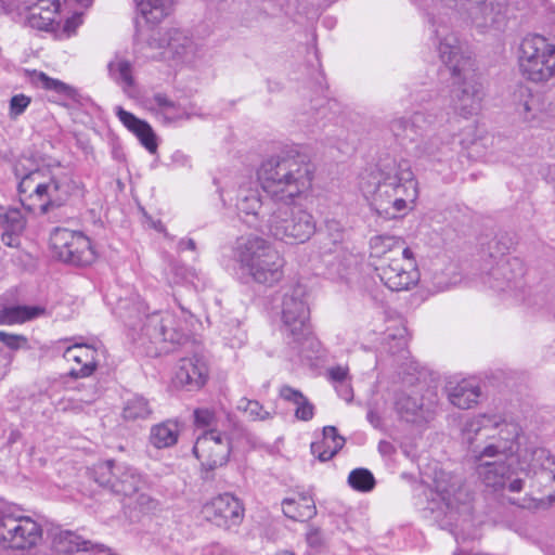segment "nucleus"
Masks as SVG:
<instances>
[{
    "label": "nucleus",
    "instance_id": "f257e3e1",
    "mask_svg": "<svg viewBox=\"0 0 555 555\" xmlns=\"http://www.w3.org/2000/svg\"><path fill=\"white\" fill-rule=\"evenodd\" d=\"M520 434L517 423L496 415L480 414L466 422L463 440L467 443V456L487 488L522 491L525 478L519 470V457L514 459Z\"/></svg>",
    "mask_w": 555,
    "mask_h": 555
},
{
    "label": "nucleus",
    "instance_id": "f03ea898",
    "mask_svg": "<svg viewBox=\"0 0 555 555\" xmlns=\"http://www.w3.org/2000/svg\"><path fill=\"white\" fill-rule=\"evenodd\" d=\"M435 33L439 56L450 73L448 106L468 119L481 109L485 95L474 61L463 53L457 37L447 26H439Z\"/></svg>",
    "mask_w": 555,
    "mask_h": 555
},
{
    "label": "nucleus",
    "instance_id": "7ed1b4c3",
    "mask_svg": "<svg viewBox=\"0 0 555 555\" xmlns=\"http://www.w3.org/2000/svg\"><path fill=\"white\" fill-rule=\"evenodd\" d=\"M18 194L22 205L30 211L46 214L81 195L79 182L62 167H42L21 178Z\"/></svg>",
    "mask_w": 555,
    "mask_h": 555
},
{
    "label": "nucleus",
    "instance_id": "20e7f679",
    "mask_svg": "<svg viewBox=\"0 0 555 555\" xmlns=\"http://www.w3.org/2000/svg\"><path fill=\"white\" fill-rule=\"evenodd\" d=\"M257 177L263 192L273 205H289L305 195L311 188V166L293 156L271 157L264 160Z\"/></svg>",
    "mask_w": 555,
    "mask_h": 555
},
{
    "label": "nucleus",
    "instance_id": "39448f33",
    "mask_svg": "<svg viewBox=\"0 0 555 555\" xmlns=\"http://www.w3.org/2000/svg\"><path fill=\"white\" fill-rule=\"evenodd\" d=\"M234 255L241 268L258 284L272 286L283 279L284 258L261 236L241 237Z\"/></svg>",
    "mask_w": 555,
    "mask_h": 555
},
{
    "label": "nucleus",
    "instance_id": "423d86ee",
    "mask_svg": "<svg viewBox=\"0 0 555 555\" xmlns=\"http://www.w3.org/2000/svg\"><path fill=\"white\" fill-rule=\"evenodd\" d=\"M147 306L137 296L132 304L129 300H119L117 314L129 326L135 327L134 320L141 321L142 315L145 317L141 327L142 335L150 339L153 344L170 343L181 344L188 336V326L185 321H181L171 312H154L145 314Z\"/></svg>",
    "mask_w": 555,
    "mask_h": 555
},
{
    "label": "nucleus",
    "instance_id": "0eeeda50",
    "mask_svg": "<svg viewBox=\"0 0 555 555\" xmlns=\"http://www.w3.org/2000/svg\"><path fill=\"white\" fill-rule=\"evenodd\" d=\"M518 67L533 83L550 81L555 77V43L542 35H527L519 44Z\"/></svg>",
    "mask_w": 555,
    "mask_h": 555
},
{
    "label": "nucleus",
    "instance_id": "6e6552de",
    "mask_svg": "<svg viewBox=\"0 0 555 555\" xmlns=\"http://www.w3.org/2000/svg\"><path fill=\"white\" fill-rule=\"evenodd\" d=\"M313 215L302 208L275 207L264 223L263 234L286 244H302L315 233Z\"/></svg>",
    "mask_w": 555,
    "mask_h": 555
},
{
    "label": "nucleus",
    "instance_id": "1a4fd4ad",
    "mask_svg": "<svg viewBox=\"0 0 555 555\" xmlns=\"http://www.w3.org/2000/svg\"><path fill=\"white\" fill-rule=\"evenodd\" d=\"M395 158L382 160L377 167L361 176L360 188L366 197L372 198V206L375 211L386 218L395 219L400 217L399 208L392 207L395 197V182L389 180L391 172H395Z\"/></svg>",
    "mask_w": 555,
    "mask_h": 555
},
{
    "label": "nucleus",
    "instance_id": "9d476101",
    "mask_svg": "<svg viewBox=\"0 0 555 555\" xmlns=\"http://www.w3.org/2000/svg\"><path fill=\"white\" fill-rule=\"evenodd\" d=\"M307 288L302 284L287 287L282 295L281 321L284 333L299 343L310 333V309L307 301Z\"/></svg>",
    "mask_w": 555,
    "mask_h": 555
},
{
    "label": "nucleus",
    "instance_id": "9b49d317",
    "mask_svg": "<svg viewBox=\"0 0 555 555\" xmlns=\"http://www.w3.org/2000/svg\"><path fill=\"white\" fill-rule=\"evenodd\" d=\"M519 470L530 487L544 494L540 501L555 502V461L545 449L526 450L519 455Z\"/></svg>",
    "mask_w": 555,
    "mask_h": 555
},
{
    "label": "nucleus",
    "instance_id": "f8f14e48",
    "mask_svg": "<svg viewBox=\"0 0 555 555\" xmlns=\"http://www.w3.org/2000/svg\"><path fill=\"white\" fill-rule=\"evenodd\" d=\"M50 244L56 257L67 263L88 266L96 258L90 240L79 231L56 228L50 236Z\"/></svg>",
    "mask_w": 555,
    "mask_h": 555
},
{
    "label": "nucleus",
    "instance_id": "ddd939ff",
    "mask_svg": "<svg viewBox=\"0 0 555 555\" xmlns=\"http://www.w3.org/2000/svg\"><path fill=\"white\" fill-rule=\"evenodd\" d=\"M41 537V527L28 516L2 515L0 517V544L4 548H30L40 541Z\"/></svg>",
    "mask_w": 555,
    "mask_h": 555
},
{
    "label": "nucleus",
    "instance_id": "4468645a",
    "mask_svg": "<svg viewBox=\"0 0 555 555\" xmlns=\"http://www.w3.org/2000/svg\"><path fill=\"white\" fill-rule=\"evenodd\" d=\"M231 451L229 436L216 428L199 434L193 446V453L205 470H215L227 465Z\"/></svg>",
    "mask_w": 555,
    "mask_h": 555
},
{
    "label": "nucleus",
    "instance_id": "2eb2a0df",
    "mask_svg": "<svg viewBox=\"0 0 555 555\" xmlns=\"http://www.w3.org/2000/svg\"><path fill=\"white\" fill-rule=\"evenodd\" d=\"M380 281L393 292L408 291L420 281V272L413 253L393 257L390 261L375 263Z\"/></svg>",
    "mask_w": 555,
    "mask_h": 555
},
{
    "label": "nucleus",
    "instance_id": "dca6fc26",
    "mask_svg": "<svg viewBox=\"0 0 555 555\" xmlns=\"http://www.w3.org/2000/svg\"><path fill=\"white\" fill-rule=\"evenodd\" d=\"M275 205L263 204L259 190L254 183L241 184L236 193L235 207L238 217L247 225L263 232L270 209Z\"/></svg>",
    "mask_w": 555,
    "mask_h": 555
},
{
    "label": "nucleus",
    "instance_id": "f3484780",
    "mask_svg": "<svg viewBox=\"0 0 555 555\" xmlns=\"http://www.w3.org/2000/svg\"><path fill=\"white\" fill-rule=\"evenodd\" d=\"M524 274L525 267L520 259L516 257L501 258L488 273L486 283L494 291L511 293L518 297L524 285Z\"/></svg>",
    "mask_w": 555,
    "mask_h": 555
},
{
    "label": "nucleus",
    "instance_id": "a211bd4d",
    "mask_svg": "<svg viewBox=\"0 0 555 555\" xmlns=\"http://www.w3.org/2000/svg\"><path fill=\"white\" fill-rule=\"evenodd\" d=\"M395 172L388 178L395 182V199L392 207L399 208L400 217L411 210L418 197V183L411 165L405 159H395Z\"/></svg>",
    "mask_w": 555,
    "mask_h": 555
},
{
    "label": "nucleus",
    "instance_id": "6ab92c4d",
    "mask_svg": "<svg viewBox=\"0 0 555 555\" xmlns=\"http://www.w3.org/2000/svg\"><path fill=\"white\" fill-rule=\"evenodd\" d=\"M203 517L218 527L229 529L241 524L244 517L242 503L232 494H220L202 507Z\"/></svg>",
    "mask_w": 555,
    "mask_h": 555
},
{
    "label": "nucleus",
    "instance_id": "aec40b11",
    "mask_svg": "<svg viewBox=\"0 0 555 555\" xmlns=\"http://www.w3.org/2000/svg\"><path fill=\"white\" fill-rule=\"evenodd\" d=\"M59 2L49 0H23L21 12L13 11L20 21L40 30H55Z\"/></svg>",
    "mask_w": 555,
    "mask_h": 555
},
{
    "label": "nucleus",
    "instance_id": "412c9836",
    "mask_svg": "<svg viewBox=\"0 0 555 555\" xmlns=\"http://www.w3.org/2000/svg\"><path fill=\"white\" fill-rule=\"evenodd\" d=\"M208 377V367L203 358L193 356L181 359L173 376V384L177 387L188 390H197L202 388Z\"/></svg>",
    "mask_w": 555,
    "mask_h": 555
},
{
    "label": "nucleus",
    "instance_id": "4be33fe9",
    "mask_svg": "<svg viewBox=\"0 0 555 555\" xmlns=\"http://www.w3.org/2000/svg\"><path fill=\"white\" fill-rule=\"evenodd\" d=\"M101 351L94 346L75 344L64 350L63 358L76 366L70 367V375L75 377L90 376L96 369Z\"/></svg>",
    "mask_w": 555,
    "mask_h": 555
},
{
    "label": "nucleus",
    "instance_id": "5701e85b",
    "mask_svg": "<svg viewBox=\"0 0 555 555\" xmlns=\"http://www.w3.org/2000/svg\"><path fill=\"white\" fill-rule=\"evenodd\" d=\"M145 107L165 125L189 119L194 113L172 101L165 93H154L144 101Z\"/></svg>",
    "mask_w": 555,
    "mask_h": 555
},
{
    "label": "nucleus",
    "instance_id": "b1692460",
    "mask_svg": "<svg viewBox=\"0 0 555 555\" xmlns=\"http://www.w3.org/2000/svg\"><path fill=\"white\" fill-rule=\"evenodd\" d=\"M53 555H100L104 553L103 545L93 544L72 531H62L53 539Z\"/></svg>",
    "mask_w": 555,
    "mask_h": 555
},
{
    "label": "nucleus",
    "instance_id": "393cba45",
    "mask_svg": "<svg viewBox=\"0 0 555 555\" xmlns=\"http://www.w3.org/2000/svg\"><path fill=\"white\" fill-rule=\"evenodd\" d=\"M396 410L406 422L422 424L434 417V411L425 405L418 392H400L396 398Z\"/></svg>",
    "mask_w": 555,
    "mask_h": 555
},
{
    "label": "nucleus",
    "instance_id": "a878e982",
    "mask_svg": "<svg viewBox=\"0 0 555 555\" xmlns=\"http://www.w3.org/2000/svg\"><path fill=\"white\" fill-rule=\"evenodd\" d=\"M411 251L404 240L398 236L380 234L370 240V258L376 259L378 263L401 255H411Z\"/></svg>",
    "mask_w": 555,
    "mask_h": 555
},
{
    "label": "nucleus",
    "instance_id": "bb28decb",
    "mask_svg": "<svg viewBox=\"0 0 555 555\" xmlns=\"http://www.w3.org/2000/svg\"><path fill=\"white\" fill-rule=\"evenodd\" d=\"M147 480L138 469L126 464H118L115 467L113 492L132 498L139 491L147 489Z\"/></svg>",
    "mask_w": 555,
    "mask_h": 555
},
{
    "label": "nucleus",
    "instance_id": "cd10ccee",
    "mask_svg": "<svg viewBox=\"0 0 555 555\" xmlns=\"http://www.w3.org/2000/svg\"><path fill=\"white\" fill-rule=\"evenodd\" d=\"M116 115L122 125L139 139L141 144L151 153L157 151L156 135L152 127L144 120L139 119L132 113L125 111L122 107H116Z\"/></svg>",
    "mask_w": 555,
    "mask_h": 555
},
{
    "label": "nucleus",
    "instance_id": "c85d7f7f",
    "mask_svg": "<svg viewBox=\"0 0 555 555\" xmlns=\"http://www.w3.org/2000/svg\"><path fill=\"white\" fill-rule=\"evenodd\" d=\"M425 280L436 292H443L459 282L456 266L447 259H436L426 269Z\"/></svg>",
    "mask_w": 555,
    "mask_h": 555
},
{
    "label": "nucleus",
    "instance_id": "c756f323",
    "mask_svg": "<svg viewBox=\"0 0 555 555\" xmlns=\"http://www.w3.org/2000/svg\"><path fill=\"white\" fill-rule=\"evenodd\" d=\"M163 42L167 52L178 60L191 61L197 53V46L192 38L184 30L178 28L169 29Z\"/></svg>",
    "mask_w": 555,
    "mask_h": 555
},
{
    "label": "nucleus",
    "instance_id": "7c9ffc66",
    "mask_svg": "<svg viewBox=\"0 0 555 555\" xmlns=\"http://www.w3.org/2000/svg\"><path fill=\"white\" fill-rule=\"evenodd\" d=\"M434 483L436 492L450 507H454L456 504L462 503L466 498V493L463 490L462 479L459 476H454L446 472H439L435 476Z\"/></svg>",
    "mask_w": 555,
    "mask_h": 555
},
{
    "label": "nucleus",
    "instance_id": "2f4dec72",
    "mask_svg": "<svg viewBox=\"0 0 555 555\" xmlns=\"http://www.w3.org/2000/svg\"><path fill=\"white\" fill-rule=\"evenodd\" d=\"M283 514L293 520L305 521L317 514V507L309 492L297 493L282 501Z\"/></svg>",
    "mask_w": 555,
    "mask_h": 555
},
{
    "label": "nucleus",
    "instance_id": "473e14b6",
    "mask_svg": "<svg viewBox=\"0 0 555 555\" xmlns=\"http://www.w3.org/2000/svg\"><path fill=\"white\" fill-rule=\"evenodd\" d=\"M109 78L118 85L122 91L129 94L135 87L132 62L122 53H116L107 63Z\"/></svg>",
    "mask_w": 555,
    "mask_h": 555
},
{
    "label": "nucleus",
    "instance_id": "72a5a7b5",
    "mask_svg": "<svg viewBox=\"0 0 555 555\" xmlns=\"http://www.w3.org/2000/svg\"><path fill=\"white\" fill-rule=\"evenodd\" d=\"M28 77L31 85L36 88L52 92L61 100L76 101L78 98V91L75 87L60 79L49 77L43 72L33 70L29 73Z\"/></svg>",
    "mask_w": 555,
    "mask_h": 555
},
{
    "label": "nucleus",
    "instance_id": "f704fd0d",
    "mask_svg": "<svg viewBox=\"0 0 555 555\" xmlns=\"http://www.w3.org/2000/svg\"><path fill=\"white\" fill-rule=\"evenodd\" d=\"M141 17L150 25H158L171 15L175 0H133Z\"/></svg>",
    "mask_w": 555,
    "mask_h": 555
},
{
    "label": "nucleus",
    "instance_id": "c9c22d12",
    "mask_svg": "<svg viewBox=\"0 0 555 555\" xmlns=\"http://www.w3.org/2000/svg\"><path fill=\"white\" fill-rule=\"evenodd\" d=\"M480 395V387L475 379H463L449 388L450 402L460 409L473 408L477 404Z\"/></svg>",
    "mask_w": 555,
    "mask_h": 555
},
{
    "label": "nucleus",
    "instance_id": "e433bc0d",
    "mask_svg": "<svg viewBox=\"0 0 555 555\" xmlns=\"http://www.w3.org/2000/svg\"><path fill=\"white\" fill-rule=\"evenodd\" d=\"M345 444V438L338 435L336 427L325 426L322 439L311 443L312 453L322 462L331 460Z\"/></svg>",
    "mask_w": 555,
    "mask_h": 555
},
{
    "label": "nucleus",
    "instance_id": "4c0bfd02",
    "mask_svg": "<svg viewBox=\"0 0 555 555\" xmlns=\"http://www.w3.org/2000/svg\"><path fill=\"white\" fill-rule=\"evenodd\" d=\"M179 434L178 422L166 421L151 428L150 442L156 449L170 448L177 443Z\"/></svg>",
    "mask_w": 555,
    "mask_h": 555
},
{
    "label": "nucleus",
    "instance_id": "58836bf2",
    "mask_svg": "<svg viewBox=\"0 0 555 555\" xmlns=\"http://www.w3.org/2000/svg\"><path fill=\"white\" fill-rule=\"evenodd\" d=\"M44 313L38 306H10L0 310V325L21 324L36 319Z\"/></svg>",
    "mask_w": 555,
    "mask_h": 555
},
{
    "label": "nucleus",
    "instance_id": "ea45409f",
    "mask_svg": "<svg viewBox=\"0 0 555 555\" xmlns=\"http://www.w3.org/2000/svg\"><path fill=\"white\" fill-rule=\"evenodd\" d=\"M541 113L540 98L528 92L517 105V114L525 122L532 124L539 118Z\"/></svg>",
    "mask_w": 555,
    "mask_h": 555
},
{
    "label": "nucleus",
    "instance_id": "a19ab883",
    "mask_svg": "<svg viewBox=\"0 0 555 555\" xmlns=\"http://www.w3.org/2000/svg\"><path fill=\"white\" fill-rule=\"evenodd\" d=\"M348 485L356 491L369 492L375 487V478L366 468H356L348 476Z\"/></svg>",
    "mask_w": 555,
    "mask_h": 555
},
{
    "label": "nucleus",
    "instance_id": "79ce46f5",
    "mask_svg": "<svg viewBox=\"0 0 555 555\" xmlns=\"http://www.w3.org/2000/svg\"><path fill=\"white\" fill-rule=\"evenodd\" d=\"M122 414L126 420L135 421L146 418L151 414V409L146 399L135 396L126 402Z\"/></svg>",
    "mask_w": 555,
    "mask_h": 555
},
{
    "label": "nucleus",
    "instance_id": "37998d69",
    "mask_svg": "<svg viewBox=\"0 0 555 555\" xmlns=\"http://www.w3.org/2000/svg\"><path fill=\"white\" fill-rule=\"evenodd\" d=\"M237 410L243 412L250 421H264L272 416L260 402L247 398L238 400Z\"/></svg>",
    "mask_w": 555,
    "mask_h": 555
},
{
    "label": "nucleus",
    "instance_id": "c03bdc74",
    "mask_svg": "<svg viewBox=\"0 0 555 555\" xmlns=\"http://www.w3.org/2000/svg\"><path fill=\"white\" fill-rule=\"evenodd\" d=\"M411 132L416 135L428 130L436 122V115L429 111H416L410 115Z\"/></svg>",
    "mask_w": 555,
    "mask_h": 555
},
{
    "label": "nucleus",
    "instance_id": "a18cd8bd",
    "mask_svg": "<svg viewBox=\"0 0 555 555\" xmlns=\"http://www.w3.org/2000/svg\"><path fill=\"white\" fill-rule=\"evenodd\" d=\"M118 464H114L112 461L100 463L94 468V479L103 487H108L113 490V482L115 479V467Z\"/></svg>",
    "mask_w": 555,
    "mask_h": 555
},
{
    "label": "nucleus",
    "instance_id": "49530a36",
    "mask_svg": "<svg viewBox=\"0 0 555 555\" xmlns=\"http://www.w3.org/2000/svg\"><path fill=\"white\" fill-rule=\"evenodd\" d=\"M389 128L395 137L414 140L416 133L411 132V118L410 116H401L393 118Z\"/></svg>",
    "mask_w": 555,
    "mask_h": 555
},
{
    "label": "nucleus",
    "instance_id": "de8ad7c7",
    "mask_svg": "<svg viewBox=\"0 0 555 555\" xmlns=\"http://www.w3.org/2000/svg\"><path fill=\"white\" fill-rule=\"evenodd\" d=\"M31 102L30 96L20 93L15 94L10 100L9 115L12 118H16L22 115Z\"/></svg>",
    "mask_w": 555,
    "mask_h": 555
},
{
    "label": "nucleus",
    "instance_id": "09e8293b",
    "mask_svg": "<svg viewBox=\"0 0 555 555\" xmlns=\"http://www.w3.org/2000/svg\"><path fill=\"white\" fill-rule=\"evenodd\" d=\"M224 338L232 348H240L246 343L247 335L240 323L236 322L231 328L224 332Z\"/></svg>",
    "mask_w": 555,
    "mask_h": 555
},
{
    "label": "nucleus",
    "instance_id": "8fccbe9b",
    "mask_svg": "<svg viewBox=\"0 0 555 555\" xmlns=\"http://www.w3.org/2000/svg\"><path fill=\"white\" fill-rule=\"evenodd\" d=\"M194 422L198 428L210 429L209 427L216 423V414L209 409H196L194 411Z\"/></svg>",
    "mask_w": 555,
    "mask_h": 555
},
{
    "label": "nucleus",
    "instance_id": "3c124183",
    "mask_svg": "<svg viewBox=\"0 0 555 555\" xmlns=\"http://www.w3.org/2000/svg\"><path fill=\"white\" fill-rule=\"evenodd\" d=\"M132 498H134L135 505L143 512L155 511L158 507V501L144 490L139 491Z\"/></svg>",
    "mask_w": 555,
    "mask_h": 555
},
{
    "label": "nucleus",
    "instance_id": "603ef678",
    "mask_svg": "<svg viewBox=\"0 0 555 555\" xmlns=\"http://www.w3.org/2000/svg\"><path fill=\"white\" fill-rule=\"evenodd\" d=\"M295 416L300 421H310L314 415V405L308 400L307 397H302L298 403L295 404Z\"/></svg>",
    "mask_w": 555,
    "mask_h": 555
},
{
    "label": "nucleus",
    "instance_id": "864d4df0",
    "mask_svg": "<svg viewBox=\"0 0 555 555\" xmlns=\"http://www.w3.org/2000/svg\"><path fill=\"white\" fill-rule=\"evenodd\" d=\"M0 341L3 343L8 348L17 350L27 344V338L23 335L10 334L0 331Z\"/></svg>",
    "mask_w": 555,
    "mask_h": 555
},
{
    "label": "nucleus",
    "instance_id": "5fc2aeb1",
    "mask_svg": "<svg viewBox=\"0 0 555 555\" xmlns=\"http://www.w3.org/2000/svg\"><path fill=\"white\" fill-rule=\"evenodd\" d=\"M325 228L333 243H340L344 240L345 229L339 221L335 219L326 220Z\"/></svg>",
    "mask_w": 555,
    "mask_h": 555
},
{
    "label": "nucleus",
    "instance_id": "6e6d98bb",
    "mask_svg": "<svg viewBox=\"0 0 555 555\" xmlns=\"http://www.w3.org/2000/svg\"><path fill=\"white\" fill-rule=\"evenodd\" d=\"M5 222L12 232H20L24 229L25 221L21 212L16 209H11L5 214Z\"/></svg>",
    "mask_w": 555,
    "mask_h": 555
},
{
    "label": "nucleus",
    "instance_id": "4d7b16f0",
    "mask_svg": "<svg viewBox=\"0 0 555 555\" xmlns=\"http://www.w3.org/2000/svg\"><path fill=\"white\" fill-rule=\"evenodd\" d=\"M441 142H438L436 137H430L427 140L422 141L420 145H417V152L420 155L431 156L435 155L440 150Z\"/></svg>",
    "mask_w": 555,
    "mask_h": 555
},
{
    "label": "nucleus",
    "instance_id": "13d9d810",
    "mask_svg": "<svg viewBox=\"0 0 555 555\" xmlns=\"http://www.w3.org/2000/svg\"><path fill=\"white\" fill-rule=\"evenodd\" d=\"M82 17L80 14H74L69 18H67L62 26V35L66 38L75 35L77 28L81 25Z\"/></svg>",
    "mask_w": 555,
    "mask_h": 555
},
{
    "label": "nucleus",
    "instance_id": "bf43d9fd",
    "mask_svg": "<svg viewBox=\"0 0 555 555\" xmlns=\"http://www.w3.org/2000/svg\"><path fill=\"white\" fill-rule=\"evenodd\" d=\"M279 393L283 400L292 402L293 404L298 403L299 400L305 397L301 391L287 385L282 386Z\"/></svg>",
    "mask_w": 555,
    "mask_h": 555
},
{
    "label": "nucleus",
    "instance_id": "052dcab7",
    "mask_svg": "<svg viewBox=\"0 0 555 555\" xmlns=\"http://www.w3.org/2000/svg\"><path fill=\"white\" fill-rule=\"evenodd\" d=\"M13 358V353L0 349V380H2L10 372Z\"/></svg>",
    "mask_w": 555,
    "mask_h": 555
},
{
    "label": "nucleus",
    "instance_id": "680f3d73",
    "mask_svg": "<svg viewBox=\"0 0 555 555\" xmlns=\"http://www.w3.org/2000/svg\"><path fill=\"white\" fill-rule=\"evenodd\" d=\"M348 373H349V370L347 366H334V367H331L328 370V376L330 378L339 384V383H344V382H347L348 379Z\"/></svg>",
    "mask_w": 555,
    "mask_h": 555
},
{
    "label": "nucleus",
    "instance_id": "e2e57ef3",
    "mask_svg": "<svg viewBox=\"0 0 555 555\" xmlns=\"http://www.w3.org/2000/svg\"><path fill=\"white\" fill-rule=\"evenodd\" d=\"M306 540L311 547H320L323 544V537L318 528H310L306 534Z\"/></svg>",
    "mask_w": 555,
    "mask_h": 555
},
{
    "label": "nucleus",
    "instance_id": "0e129e2a",
    "mask_svg": "<svg viewBox=\"0 0 555 555\" xmlns=\"http://www.w3.org/2000/svg\"><path fill=\"white\" fill-rule=\"evenodd\" d=\"M336 391L340 398L346 400L347 402L352 399V388L348 382L339 383L336 386Z\"/></svg>",
    "mask_w": 555,
    "mask_h": 555
},
{
    "label": "nucleus",
    "instance_id": "69168bd1",
    "mask_svg": "<svg viewBox=\"0 0 555 555\" xmlns=\"http://www.w3.org/2000/svg\"><path fill=\"white\" fill-rule=\"evenodd\" d=\"M178 248L181 251L185 249L194 251L196 248V244L192 238H182L178 244Z\"/></svg>",
    "mask_w": 555,
    "mask_h": 555
},
{
    "label": "nucleus",
    "instance_id": "338daca9",
    "mask_svg": "<svg viewBox=\"0 0 555 555\" xmlns=\"http://www.w3.org/2000/svg\"><path fill=\"white\" fill-rule=\"evenodd\" d=\"M367 420L369 422L374 425L375 427H377L379 425V417L378 415L373 412V411H369L367 413Z\"/></svg>",
    "mask_w": 555,
    "mask_h": 555
},
{
    "label": "nucleus",
    "instance_id": "774afa93",
    "mask_svg": "<svg viewBox=\"0 0 555 555\" xmlns=\"http://www.w3.org/2000/svg\"><path fill=\"white\" fill-rule=\"evenodd\" d=\"M222 550L219 546H214L205 551V555H221Z\"/></svg>",
    "mask_w": 555,
    "mask_h": 555
}]
</instances>
